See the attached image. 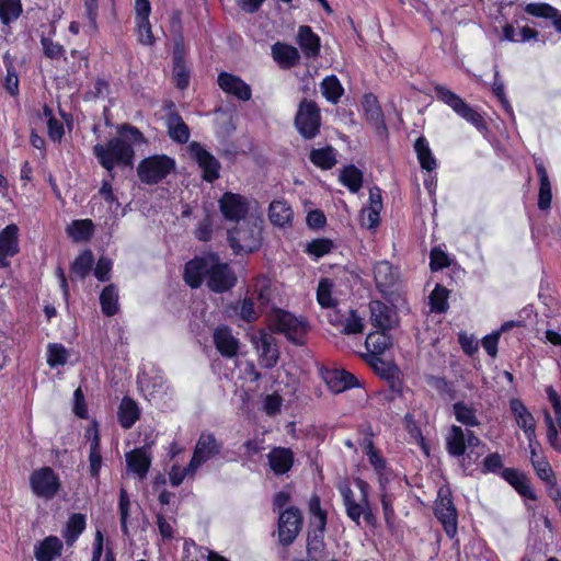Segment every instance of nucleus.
<instances>
[{"instance_id": "f257e3e1", "label": "nucleus", "mask_w": 561, "mask_h": 561, "mask_svg": "<svg viewBox=\"0 0 561 561\" xmlns=\"http://www.w3.org/2000/svg\"><path fill=\"white\" fill-rule=\"evenodd\" d=\"M206 279L209 290L221 294L237 284V275L228 263L220 262L216 253L196 256L184 267V280L191 288H198Z\"/></svg>"}, {"instance_id": "f03ea898", "label": "nucleus", "mask_w": 561, "mask_h": 561, "mask_svg": "<svg viewBox=\"0 0 561 561\" xmlns=\"http://www.w3.org/2000/svg\"><path fill=\"white\" fill-rule=\"evenodd\" d=\"M355 484L360 492V497L358 501L355 499L354 493L347 483H342L339 485V491L343 499L346 515L357 526L360 525L362 517L368 526H376L377 518L373 513L368 500L369 484L362 479H356Z\"/></svg>"}, {"instance_id": "7ed1b4c3", "label": "nucleus", "mask_w": 561, "mask_h": 561, "mask_svg": "<svg viewBox=\"0 0 561 561\" xmlns=\"http://www.w3.org/2000/svg\"><path fill=\"white\" fill-rule=\"evenodd\" d=\"M93 154L99 163L110 173L116 164L131 165L134 159V148L123 137H114L106 145L96 144L93 147Z\"/></svg>"}, {"instance_id": "20e7f679", "label": "nucleus", "mask_w": 561, "mask_h": 561, "mask_svg": "<svg viewBox=\"0 0 561 561\" xmlns=\"http://www.w3.org/2000/svg\"><path fill=\"white\" fill-rule=\"evenodd\" d=\"M262 227L256 220H243L228 230V242L234 254L252 253L260 249Z\"/></svg>"}, {"instance_id": "39448f33", "label": "nucleus", "mask_w": 561, "mask_h": 561, "mask_svg": "<svg viewBox=\"0 0 561 561\" xmlns=\"http://www.w3.org/2000/svg\"><path fill=\"white\" fill-rule=\"evenodd\" d=\"M270 328L275 333L284 334L288 341L296 345L305 343V335L307 333V323L294 316L293 313L275 309L268 317Z\"/></svg>"}, {"instance_id": "423d86ee", "label": "nucleus", "mask_w": 561, "mask_h": 561, "mask_svg": "<svg viewBox=\"0 0 561 561\" xmlns=\"http://www.w3.org/2000/svg\"><path fill=\"white\" fill-rule=\"evenodd\" d=\"M174 160L165 154H154L145 158L137 167L139 180L148 185L158 184L174 169Z\"/></svg>"}, {"instance_id": "0eeeda50", "label": "nucleus", "mask_w": 561, "mask_h": 561, "mask_svg": "<svg viewBox=\"0 0 561 561\" xmlns=\"http://www.w3.org/2000/svg\"><path fill=\"white\" fill-rule=\"evenodd\" d=\"M434 91L439 101L451 107L454 112L472 124L478 130H484L486 128L482 115L467 104L458 94L440 84L435 85Z\"/></svg>"}, {"instance_id": "6e6552de", "label": "nucleus", "mask_w": 561, "mask_h": 561, "mask_svg": "<svg viewBox=\"0 0 561 561\" xmlns=\"http://www.w3.org/2000/svg\"><path fill=\"white\" fill-rule=\"evenodd\" d=\"M295 126L305 139H313L319 134L321 113L314 101L301 100L295 116Z\"/></svg>"}, {"instance_id": "1a4fd4ad", "label": "nucleus", "mask_w": 561, "mask_h": 561, "mask_svg": "<svg viewBox=\"0 0 561 561\" xmlns=\"http://www.w3.org/2000/svg\"><path fill=\"white\" fill-rule=\"evenodd\" d=\"M30 485L36 496L51 500L58 494L61 482L58 474L50 467H42L31 473Z\"/></svg>"}, {"instance_id": "9d476101", "label": "nucleus", "mask_w": 561, "mask_h": 561, "mask_svg": "<svg viewBox=\"0 0 561 561\" xmlns=\"http://www.w3.org/2000/svg\"><path fill=\"white\" fill-rule=\"evenodd\" d=\"M251 342L259 353V363L263 368H274L279 359V350L276 339L265 330H260L252 335Z\"/></svg>"}, {"instance_id": "9b49d317", "label": "nucleus", "mask_w": 561, "mask_h": 561, "mask_svg": "<svg viewBox=\"0 0 561 561\" xmlns=\"http://www.w3.org/2000/svg\"><path fill=\"white\" fill-rule=\"evenodd\" d=\"M302 527V515L299 508L290 506L279 513L278 541L282 546L291 545Z\"/></svg>"}, {"instance_id": "f8f14e48", "label": "nucleus", "mask_w": 561, "mask_h": 561, "mask_svg": "<svg viewBox=\"0 0 561 561\" xmlns=\"http://www.w3.org/2000/svg\"><path fill=\"white\" fill-rule=\"evenodd\" d=\"M222 444L214 434L203 432L195 445L193 456L188 462V470H197L203 463L220 454Z\"/></svg>"}, {"instance_id": "ddd939ff", "label": "nucleus", "mask_w": 561, "mask_h": 561, "mask_svg": "<svg viewBox=\"0 0 561 561\" xmlns=\"http://www.w3.org/2000/svg\"><path fill=\"white\" fill-rule=\"evenodd\" d=\"M434 514L442 523L446 535L454 538L457 534V511L448 491L444 493L443 489L439 490Z\"/></svg>"}, {"instance_id": "4468645a", "label": "nucleus", "mask_w": 561, "mask_h": 561, "mask_svg": "<svg viewBox=\"0 0 561 561\" xmlns=\"http://www.w3.org/2000/svg\"><path fill=\"white\" fill-rule=\"evenodd\" d=\"M220 213L224 218L237 224L247 220L249 211L248 199L236 193L226 192L218 201Z\"/></svg>"}, {"instance_id": "2eb2a0df", "label": "nucleus", "mask_w": 561, "mask_h": 561, "mask_svg": "<svg viewBox=\"0 0 561 561\" xmlns=\"http://www.w3.org/2000/svg\"><path fill=\"white\" fill-rule=\"evenodd\" d=\"M190 153L203 170V179L213 183L219 178L220 162L201 144L194 141L188 147Z\"/></svg>"}, {"instance_id": "dca6fc26", "label": "nucleus", "mask_w": 561, "mask_h": 561, "mask_svg": "<svg viewBox=\"0 0 561 561\" xmlns=\"http://www.w3.org/2000/svg\"><path fill=\"white\" fill-rule=\"evenodd\" d=\"M296 43L307 59H317L320 56L321 41L309 25H300L296 35Z\"/></svg>"}, {"instance_id": "f3484780", "label": "nucleus", "mask_w": 561, "mask_h": 561, "mask_svg": "<svg viewBox=\"0 0 561 561\" xmlns=\"http://www.w3.org/2000/svg\"><path fill=\"white\" fill-rule=\"evenodd\" d=\"M510 409L517 425L524 431L528 442L536 438V423L533 414L522 400L514 398L510 401Z\"/></svg>"}, {"instance_id": "a211bd4d", "label": "nucleus", "mask_w": 561, "mask_h": 561, "mask_svg": "<svg viewBox=\"0 0 561 561\" xmlns=\"http://www.w3.org/2000/svg\"><path fill=\"white\" fill-rule=\"evenodd\" d=\"M374 278L378 290L387 295L391 293L397 285L399 274L389 262L381 261L374 266Z\"/></svg>"}, {"instance_id": "6ab92c4d", "label": "nucleus", "mask_w": 561, "mask_h": 561, "mask_svg": "<svg viewBox=\"0 0 561 561\" xmlns=\"http://www.w3.org/2000/svg\"><path fill=\"white\" fill-rule=\"evenodd\" d=\"M217 81L222 91L234 95L241 101H249L252 96L250 85L234 75L220 72Z\"/></svg>"}, {"instance_id": "aec40b11", "label": "nucleus", "mask_w": 561, "mask_h": 561, "mask_svg": "<svg viewBox=\"0 0 561 561\" xmlns=\"http://www.w3.org/2000/svg\"><path fill=\"white\" fill-rule=\"evenodd\" d=\"M19 228L16 225H8L0 232V267L9 265L8 256H14L19 252Z\"/></svg>"}, {"instance_id": "412c9836", "label": "nucleus", "mask_w": 561, "mask_h": 561, "mask_svg": "<svg viewBox=\"0 0 561 561\" xmlns=\"http://www.w3.org/2000/svg\"><path fill=\"white\" fill-rule=\"evenodd\" d=\"M322 377L330 390L335 393H341L357 383L355 376L344 369H325Z\"/></svg>"}, {"instance_id": "4be33fe9", "label": "nucleus", "mask_w": 561, "mask_h": 561, "mask_svg": "<svg viewBox=\"0 0 561 561\" xmlns=\"http://www.w3.org/2000/svg\"><path fill=\"white\" fill-rule=\"evenodd\" d=\"M214 343L217 351L225 357L232 358L238 354L239 340L233 336L231 329L226 325L215 330Z\"/></svg>"}, {"instance_id": "5701e85b", "label": "nucleus", "mask_w": 561, "mask_h": 561, "mask_svg": "<svg viewBox=\"0 0 561 561\" xmlns=\"http://www.w3.org/2000/svg\"><path fill=\"white\" fill-rule=\"evenodd\" d=\"M272 57L282 69H290L300 61L299 50L289 44L276 42L272 45Z\"/></svg>"}, {"instance_id": "b1692460", "label": "nucleus", "mask_w": 561, "mask_h": 561, "mask_svg": "<svg viewBox=\"0 0 561 561\" xmlns=\"http://www.w3.org/2000/svg\"><path fill=\"white\" fill-rule=\"evenodd\" d=\"M501 476L522 496L534 501L537 499L536 493L534 492L528 478L523 472L514 468H505L502 470Z\"/></svg>"}, {"instance_id": "393cba45", "label": "nucleus", "mask_w": 561, "mask_h": 561, "mask_svg": "<svg viewBox=\"0 0 561 561\" xmlns=\"http://www.w3.org/2000/svg\"><path fill=\"white\" fill-rule=\"evenodd\" d=\"M267 458L271 470L277 476L288 472L294 463L291 449L285 447H274Z\"/></svg>"}, {"instance_id": "a878e982", "label": "nucleus", "mask_w": 561, "mask_h": 561, "mask_svg": "<svg viewBox=\"0 0 561 561\" xmlns=\"http://www.w3.org/2000/svg\"><path fill=\"white\" fill-rule=\"evenodd\" d=\"M369 309L371 322L376 328L385 331L393 327L396 322L394 313L386 304L374 300L369 304Z\"/></svg>"}, {"instance_id": "bb28decb", "label": "nucleus", "mask_w": 561, "mask_h": 561, "mask_svg": "<svg viewBox=\"0 0 561 561\" xmlns=\"http://www.w3.org/2000/svg\"><path fill=\"white\" fill-rule=\"evenodd\" d=\"M467 431L451 425L446 436V450L451 457L459 458L467 451Z\"/></svg>"}, {"instance_id": "cd10ccee", "label": "nucleus", "mask_w": 561, "mask_h": 561, "mask_svg": "<svg viewBox=\"0 0 561 561\" xmlns=\"http://www.w3.org/2000/svg\"><path fill=\"white\" fill-rule=\"evenodd\" d=\"M126 463L131 472L144 479L150 468L151 458L144 447L136 448L126 454Z\"/></svg>"}, {"instance_id": "c85d7f7f", "label": "nucleus", "mask_w": 561, "mask_h": 561, "mask_svg": "<svg viewBox=\"0 0 561 561\" xmlns=\"http://www.w3.org/2000/svg\"><path fill=\"white\" fill-rule=\"evenodd\" d=\"M467 449L468 453H465L461 457L460 466L463 470H467L471 467V465L476 463L480 457L485 453L486 446L482 443V440L474 435V433L470 430H467Z\"/></svg>"}, {"instance_id": "c756f323", "label": "nucleus", "mask_w": 561, "mask_h": 561, "mask_svg": "<svg viewBox=\"0 0 561 561\" xmlns=\"http://www.w3.org/2000/svg\"><path fill=\"white\" fill-rule=\"evenodd\" d=\"M62 542L56 536H48L34 548V554L37 561H51L60 556Z\"/></svg>"}, {"instance_id": "7c9ffc66", "label": "nucleus", "mask_w": 561, "mask_h": 561, "mask_svg": "<svg viewBox=\"0 0 561 561\" xmlns=\"http://www.w3.org/2000/svg\"><path fill=\"white\" fill-rule=\"evenodd\" d=\"M535 167L540 181L539 195H538V207L541 210L549 209L551 206L552 193L551 184L547 170L541 161L536 160Z\"/></svg>"}, {"instance_id": "2f4dec72", "label": "nucleus", "mask_w": 561, "mask_h": 561, "mask_svg": "<svg viewBox=\"0 0 561 561\" xmlns=\"http://www.w3.org/2000/svg\"><path fill=\"white\" fill-rule=\"evenodd\" d=\"M117 416L118 422L123 428H130L140 416V411L137 403L129 397H124L118 407Z\"/></svg>"}, {"instance_id": "473e14b6", "label": "nucleus", "mask_w": 561, "mask_h": 561, "mask_svg": "<svg viewBox=\"0 0 561 561\" xmlns=\"http://www.w3.org/2000/svg\"><path fill=\"white\" fill-rule=\"evenodd\" d=\"M363 110L366 119L376 129H386L382 111L378 104L377 98L374 94L369 93L364 96Z\"/></svg>"}, {"instance_id": "72a5a7b5", "label": "nucleus", "mask_w": 561, "mask_h": 561, "mask_svg": "<svg viewBox=\"0 0 561 561\" xmlns=\"http://www.w3.org/2000/svg\"><path fill=\"white\" fill-rule=\"evenodd\" d=\"M167 127L171 139L179 144L187 142L190 129L179 113L172 112L167 115Z\"/></svg>"}, {"instance_id": "f704fd0d", "label": "nucleus", "mask_w": 561, "mask_h": 561, "mask_svg": "<svg viewBox=\"0 0 561 561\" xmlns=\"http://www.w3.org/2000/svg\"><path fill=\"white\" fill-rule=\"evenodd\" d=\"M293 209L285 201H273L268 207V217L273 225L285 227L291 224Z\"/></svg>"}, {"instance_id": "c9c22d12", "label": "nucleus", "mask_w": 561, "mask_h": 561, "mask_svg": "<svg viewBox=\"0 0 561 561\" xmlns=\"http://www.w3.org/2000/svg\"><path fill=\"white\" fill-rule=\"evenodd\" d=\"M391 345L390 337L385 332L369 333L365 341L368 359L379 357Z\"/></svg>"}, {"instance_id": "e433bc0d", "label": "nucleus", "mask_w": 561, "mask_h": 561, "mask_svg": "<svg viewBox=\"0 0 561 561\" xmlns=\"http://www.w3.org/2000/svg\"><path fill=\"white\" fill-rule=\"evenodd\" d=\"M310 527L307 538V553L310 560L319 561L324 549L323 533L325 529H320L319 526Z\"/></svg>"}, {"instance_id": "4c0bfd02", "label": "nucleus", "mask_w": 561, "mask_h": 561, "mask_svg": "<svg viewBox=\"0 0 561 561\" xmlns=\"http://www.w3.org/2000/svg\"><path fill=\"white\" fill-rule=\"evenodd\" d=\"M85 529V516L80 513L70 515L66 527L62 531V537L67 545H72Z\"/></svg>"}, {"instance_id": "58836bf2", "label": "nucleus", "mask_w": 561, "mask_h": 561, "mask_svg": "<svg viewBox=\"0 0 561 561\" xmlns=\"http://www.w3.org/2000/svg\"><path fill=\"white\" fill-rule=\"evenodd\" d=\"M100 305L102 312L112 317L118 311V289L116 285L110 284L105 286L100 295Z\"/></svg>"}, {"instance_id": "ea45409f", "label": "nucleus", "mask_w": 561, "mask_h": 561, "mask_svg": "<svg viewBox=\"0 0 561 561\" xmlns=\"http://www.w3.org/2000/svg\"><path fill=\"white\" fill-rule=\"evenodd\" d=\"M320 91L327 101H329L332 104H337L341 96L344 93V88L342 87L337 77L334 75H331V76H327L321 81Z\"/></svg>"}, {"instance_id": "a19ab883", "label": "nucleus", "mask_w": 561, "mask_h": 561, "mask_svg": "<svg viewBox=\"0 0 561 561\" xmlns=\"http://www.w3.org/2000/svg\"><path fill=\"white\" fill-rule=\"evenodd\" d=\"M94 256L91 250H84L80 255L76 257L71 264L70 272L71 277H78L80 279L85 278L93 266Z\"/></svg>"}, {"instance_id": "79ce46f5", "label": "nucleus", "mask_w": 561, "mask_h": 561, "mask_svg": "<svg viewBox=\"0 0 561 561\" xmlns=\"http://www.w3.org/2000/svg\"><path fill=\"white\" fill-rule=\"evenodd\" d=\"M414 150L422 169L433 171L436 169V159L434 158L428 142L424 137H419L414 142Z\"/></svg>"}, {"instance_id": "37998d69", "label": "nucleus", "mask_w": 561, "mask_h": 561, "mask_svg": "<svg viewBox=\"0 0 561 561\" xmlns=\"http://www.w3.org/2000/svg\"><path fill=\"white\" fill-rule=\"evenodd\" d=\"M309 159L314 165L323 170H330L336 163L335 152L332 147L311 150Z\"/></svg>"}, {"instance_id": "c03bdc74", "label": "nucleus", "mask_w": 561, "mask_h": 561, "mask_svg": "<svg viewBox=\"0 0 561 561\" xmlns=\"http://www.w3.org/2000/svg\"><path fill=\"white\" fill-rule=\"evenodd\" d=\"M89 462H90V474L92 478H98L100 474V470L102 467V456H101V446H100V435L95 430L93 437L90 442V454H89Z\"/></svg>"}, {"instance_id": "a18cd8bd", "label": "nucleus", "mask_w": 561, "mask_h": 561, "mask_svg": "<svg viewBox=\"0 0 561 561\" xmlns=\"http://www.w3.org/2000/svg\"><path fill=\"white\" fill-rule=\"evenodd\" d=\"M340 181L351 192L356 193L362 187L363 173L355 165L350 164L341 171Z\"/></svg>"}, {"instance_id": "49530a36", "label": "nucleus", "mask_w": 561, "mask_h": 561, "mask_svg": "<svg viewBox=\"0 0 561 561\" xmlns=\"http://www.w3.org/2000/svg\"><path fill=\"white\" fill-rule=\"evenodd\" d=\"M93 227V222L90 219L73 220L67 228V232L77 242L85 241L92 236Z\"/></svg>"}, {"instance_id": "de8ad7c7", "label": "nucleus", "mask_w": 561, "mask_h": 561, "mask_svg": "<svg viewBox=\"0 0 561 561\" xmlns=\"http://www.w3.org/2000/svg\"><path fill=\"white\" fill-rule=\"evenodd\" d=\"M456 420L465 426H478L480 424L476 410L462 401L456 402L453 407Z\"/></svg>"}, {"instance_id": "09e8293b", "label": "nucleus", "mask_w": 561, "mask_h": 561, "mask_svg": "<svg viewBox=\"0 0 561 561\" xmlns=\"http://www.w3.org/2000/svg\"><path fill=\"white\" fill-rule=\"evenodd\" d=\"M22 12L21 0H0V20L3 24H10Z\"/></svg>"}, {"instance_id": "8fccbe9b", "label": "nucleus", "mask_w": 561, "mask_h": 561, "mask_svg": "<svg viewBox=\"0 0 561 561\" xmlns=\"http://www.w3.org/2000/svg\"><path fill=\"white\" fill-rule=\"evenodd\" d=\"M173 78L176 88L180 90H185L190 84V70L184 59L178 55L174 56Z\"/></svg>"}, {"instance_id": "3c124183", "label": "nucleus", "mask_w": 561, "mask_h": 561, "mask_svg": "<svg viewBox=\"0 0 561 561\" xmlns=\"http://www.w3.org/2000/svg\"><path fill=\"white\" fill-rule=\"evenodd\" d=\"M425 382L437 391L438 394L448 397L450 399L455 398V389L453 387V383L449 382L446 378L434 376V375H426L425 376Z\"/></svg>"}, {"instance_id": "603ef678", "label": "nucleus", "mask_w": 561, "mask_h": 561, "mask_svg": "<svg viewBox=\"0 0 561 561\" xmlns=\"http://www.w3.org/2000/svg\"><path fill=\"white\" fill-rule=\"evenodd\" d=\"M449 291L440 285H436L430 295V305L432 311L442 313L448 309Z\"/></svg>"}, {"instance_id": "864d4df0", "label": "nucleus", "mask_w": 561, "mask_h": 561, "mask_svg": "<svg viewBox=\"0 0 561 561\" xmlns=\"http://www.w3.org/2000/svg\"><path fill=\"white\" fill-rule=\"evenodd\" d=\"M68 351L62 344L54 343L48 345L47 364L54 368L64 366L68 360Z\"/></svg>"}, {"instance_id": "5fc2aeb1", "label": "nucleus", "mask_w": 561, "mask_h": 561, "mask_svg": "<svg viewBox=\"0 0 561 561\" xmlns=\"http://www.w3.org/2000/svg\"><path fill=\"white\" fill-rule=\"evenodd\" d=\"M332 288L333 283L329 278H323L319 282L317 299L323 308H331L335 306V300L332 297Z\"/></svg>"}, {"instance_id": "6e6d98bb", "label": "nucleus", "mask_w": 561, "mask_h": 561, "mask_svg": "<svg viewBox=\"0 0 561 561\" xmlns=\"http://www.w3.org/2000/svg\"><path fill=\"white\" fill-rule=\"evenodd\" d=\"M272 297V289L270 282L265 278H259L254 285V297L253 299H256V301L260 305V308H265Z\"/></svg>"}, {"instance_id": "4d7b16f0", "label": "nucleus", "mask_w": 561, "mask_h": 561, "mask_svg": "<svg viewBox=\"0 0 561 561\" xmlns=\"http://www.w3.org/2000/svg\"><path fill=\"white\" fill-rule=\"evenodd\" d=\"M130 510V500L126 489L122 488L119 491V501H118V511H119V519H121V529L122 533L127 536L128 535V517Z\"/></svg>"}, {"instance_id": "13d9d810", "label": "nucleus", "mask_w": 561, "mask_h": 561, "mask_svg": "<svg viewBox=\"0 0 561 561\" xmlns=\"http://www.w3.org/2000/svg\"><path fill=\"white\" fill-rule=\"evenodd\" d=\"M531 465L540 480H542L546 484L554 483V480H557V478L550 463L547 460L535 459L534 457H531Z\"/></svg>"}, {"instance_id": "bf43d9fd", "label": "nucleus", "mask_w": 561, "mask_h": 561, "mask_svg": "<svg viewBox=\"0 0 561 561\" xmlns=\"http://www.w3.org/2000/svg\"><path fill=\"white\" fill-rule=\"evenodd\" d=\"M350 316L342 323L341 333L351 335L362 333L364 330L363 319L356 313L354 309H350Z\"/></svg>"}, {"instance_id": "052dcab7", "label": "nucleus", "mask_w": 561, "mask_h": 561, "mask_svg": "<svg viewBox=\"0 0 561 561\" xmlns=\"http://www.w3.org/2000/svg\"><path fill=\"white\" fill-rule=\"evenodd\" d=\"M309 511L312 515L310 526H319L320 529H325L327 526V514L320 506V499L312 496L309 502Z\"/></svg>"}, {"instance_id": "680f3d73", "label": "nucleus", "mask_w": 561, "mask_h": 561, "mask_svg": "<svg viewBox=\"0 0 561 561\" xmlns=\"http://www.w3.org/2000/svg\"><path fill=\"white\" fill-rule=\"evenodd\" d=\"M334 248L333 241L327 238L314 239L307 245V252L316 257L330 253Z\"/></svg>"}, {"instance_id": "e2e57ef3", "label": "nucleus", "mask_w": 561, "mask_h": 561, "mask_svg": "<svg viewBox=\"0 0 561 561\" xmlns=\"http://www.w3.org/2000/svg\"><path fill=\"white\" fill-rule=\"evenodd\" d=\"M525 12L536 18L551 19L556 16V8L543 2L528 3L525 7Z\"/></svg>"}, {"instance_id": "0e129e2a", "label": "nucleus", "mask_w": 561, "mask_h": 561, "mask_svg": "<svg viewBox=\"0 0 561 561\" xmlns=\"http://www.w3.org/2000/svg\"><path fill=\"white\" fill-rule=\"evenodd\" d=\"M368 363L375 368V370L385 378H393L399 369L396 365L389 362H385L380 357H374L368 359Z\"/></svg>"}, {"instance_id": "69168bd1", "label": "nucleus", "mask_w": 561, "mask_h": 561, "mask_svg": "<svg viewBox=\"0 0 561 561\" xmlns=\"http://www.w3.org/2000/svg\"><path fill=\"white\" fill-rule=\"evenodd\" d=\"M85 16L88 19V28L91 33L98 32L99 0H84Z\"/></svg>"}, {"instance_id": "338daca9", "label": "nucleus", "mask_w": 561, "mask_h": 561, "mask_svg": "<svg viewBox=\"0 0 561 561\" xmlns=\"http://www.w3.org/2000/svg\"><path fill=\"white\" fill-rule=\"evenodd\" d=\"M41 44L43 53L47 58L59 59L64 57L65 49L60 44L55 43L53 39L45 36H42Z\"/></svg>"}, {"instance_id": "774afa93", "label": "nucleus", "mask_w": 561, "mask_h": 561, "mask_svg": "<svg viewBox=\"0 0 561 561\" xmlns=\"http://www.w3.org/2000/svg\"><path fill=\"white\" fill-rule=\"evenodd\" d=\"M239 316L247 322H254L259 319L260 312L254 307L253 298H244L240 301Z\"/></svg>"}]
</instances>
